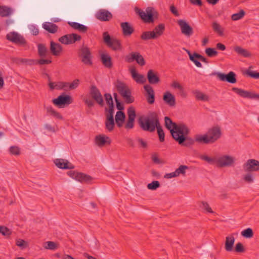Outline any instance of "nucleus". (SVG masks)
<instances>
[{
  "mask_svg": "<svg viewBox=\"0 0 259 259\" xmlns=\"http://www.w3.org/2000/svg\"><path fill=\"white\" fill-rule=\"evenodd\" d=\"M193 94L195 95L196 100L202 101H208L209 98L208 95L203 93L199 90H195L193 91Z\"/></svg>",
  "mask_w": 259,
  "mask_h": 259,
  "instance_id": "obj_35",
  "label": "nucleus"
},
{
  "mask_svg": "<svg viewBox=\"0 0 259 259\" xmlns=\"http://www.w3.org/2000/svg\"><path fill=\"white\" fill-rule=\"evenodd\" d=\"M29 29L31 33L33 35H37L39 33V30L37 27L34 25H31L29 26Z\"/></svg>",
  "mask_w": 259,
  "mask_h": 259,
  "instance_id": "obj_62",
  "label": "nucleus"
},
{
  "mask_svg": "<svg viewBox=\"0 0 259 259\" xmlns=\"http://www.w3.org/2000/svg\"><path fill=\"white\" fill-rule=\"evenodd\" d=\"M177 23L181 28L182 34L187 37H190L193 33V28L184 20L180 19L178 20Z\"/></svg>",
  "mask_w": 259,
  "mask_h": 259,
  "instance_id": "obj_13",
  "label": "nucleus"
},
{
  "mask_svg": "<svg viewBox=\"0 0 259 259\" xmlns=\"http://www.w3.org/2000/svg\"><path fill=\"white\" fill-rule=\"evenodd\" d=\"M101 60L103 65L107 68H111L113 66L111 56L107 53H103L101 55Z\"/></svg>",
  "mask_w": 259,
  "mask_h": 259,
  "instance_id": "obj_29",
  "label": "nucleus"
},
{
  "mask_svg": "<svg viewBox=\"0 0 259 259\" xmlns=\"http://www.w3.org/2000/svg\"><path fill=\"white\" fill-rule=\"evenodd\" d=\"M0 233L4 236H8L11 234V232L7 227L0 226Z\"/></svg>",
  "mask_w": 259,
  "mask_h": 259,
  "instance_id": "obj_58",
  "label": "nucleus"
},
{
  "mask_svg": "<svg viewBox=\"0 0 259 259\" xmlns=\"http://www.w3.org/2000/svg\"><path fill=\"white\" fill-rule=\"evenodd\" d=\"M11 154L19 155L20 154V149L17 146H11L9 149Z\"/></svg>",
  "mask_w": 259,
  "mask_h": 259,
  "instance_id": "obj_59",
  "label": "nucleus"
},
{
  "mask_svg": "<svg viewBox=\"0 0 259 259\" xmlns=\"http://www.w3.org/2000/svg\"><path fill=\"white\" fill-rule=\"evenodd\" d=\"M246 74L252 78L255 79L259 78V72L251 71L248 69L246 70Z\"/></svg>",
  "mask_w": 259,
  "mask_h": 259,
  "instance_id": "obj_56",
  "label": "nucleus"
},
{
  "mask_svg": "<svg viewBox=\"0 0 259 259\" xmlns=\"http://www.w3.org/2000/svg\"><path fill=\"white\" fill-rule=\"evenodd\" d=\"M163 100L164 103L169 107H175L176 104V98L170 92H165L163 95Z\"/></svg>",
  "mask_w": 259,
  "mask_h": 259,
  "instance_id": "obj_21",
  "label": "nucleus"
},
{
  "mask_svg": "<svg viewBox=\"0 0 259 259\" xmlns=\"http://www.w3.org/2000/svg\"><path fill=\"white\" fill-rule=\"evenodd\" d=\"M53 103L58 107L62 108L65 105H69L72 103L71 97L67 95H61L57 98L52 100Z\"/></svg>",
  "mask_w": 259,
  "mask_h": 259,
  "instance_id": "obj_9",
  "label": "nucleus"
},
{
  "mask_svg": "<svg viewBox=\"0 0 259 259\" xmlns=\"http://www.w3.org/2000/svg\"><path fill=\"white\" fill-rule=\"evenodd\" d=\"M125 115L124 113L121 111H118L115 115V122L118 127L122 126L125 121Z\"/></svg>",
  "mask_w": 259,
  "mask_h": 259,
  "instance_id": "obj_30",
  "label": "nucleus"
},
{
  "mask_svg": "<svg viewBox=\"0 0 259 259\" xmlns=\"http://www.w3.org/2000/svg\"><path fill=\"white\" fill-rule=\"evenodd\" d=\"M205 53L209 57L216 56L218 53L214 49L208 48L205 50Z\"/></svg>",
  "mask_w": 259,
  "mask_h": 259,
  "instance_id": "obj_52",
  "label": "nucleus"
},
{
  "mask_svg": "<svg viewBox=\"0 0 259 259\" xmlns=\"http://www.w3.org/2000/svg\"><path fill=\"white\" fill-rule=\"evenodd\" d=\"M104 42L108 47L114 51L120 50L121 49L120 41L115 38H111L108 32H104L103 34Z\"/></svg>",
  "mask_w": 259,
  "mask_h": 259,
  "instance_id": "obj_6",
  "label": "nucleus"
},
{
  "mask_svg": "<svg viewBox=\"0 0 259 259\" xmlns=\"http://www.w3.org/2000/svg\"><path fill=\"white\" fill-rule=\"evenodd\" d=\"M234 242L235 238L232 235L226 237L225 248L227 251L230 252L233 250Z\"/></svg>",
  "mask_w": 259,
  "mask_h": 259,
  "instance_id": "obj_31",
  "label": "nucleus"
},
{
  "mask_svg": "<svg viewBox=\"0 0 259 259\" xmlns=\"http://www.w3.org/2000/svg\"><path fill=\"white\" fill-rule=\"evenodd\" d=\"M16 245L20 247L21 249H24L27 247V243L25 240L18 239L16 240Z\"/></svg>",
  "mask_w": 259,
  "mask_h": 259,
  "instance_id": "obj_54",
  "label": "nucleus"
},
{
  "mask_svg": "<svg viewBox=\"0 0 259 259\" xmlns=\"http://www.w3.org/2000/svg\"><path fill=\"white\" fill-rule=\"evenodd\" d=\"M164 29L165 26L163 24H160L154 28L152 31L155 33L156 38L159 37L163 33Z\"/></svg>",
  "mask_w": 259,
  "mask_h": 259,
  "instance_id": "obj_40",
  "label": "nucleus"
},
{
  "mask_svg": "<svg viewBox=\"0 0 259 259\" xmlns=\"http://www.w3.org/2000/svg\"><path fill=\"white\" fill-rule=\"evenodd\" d=\"M121 96L124 100L125 102L127 104H131L134 102L135 99L132 96L130 90H128L127 92H124Z\"/></svg>",
  "mask_w": 259,
  "mask_h": 259,
  "instance_id": "obj_39",
  "label": "nucleus"
},
{
  "mask_svg": "<svg viewBox=\"0 0 259 259\" xmlns=\"http://www.w3.org/2000/svg\"><path fill=\"white\" fill-rule=\"evenodd\" d=\"M125 60L128 63H132L136 61L141 66L145 65L144 58L139 52L131 53L125 56Z\"/></svg>",
  "mask_w": 259,
  "mask_h": 259,
  "instance_id": "obj_7",
  "label": "nucleus"
},
{
  "mask_svg": "<svg viewBox=\"0 0 259 259\" xmlns=\"http://www.w3.org/2000/svg\"><path fill=\"white\" fill-rule=\"evenodd\" d=\"M234 51L239 55L244 57H248L251 56L250 53L246 49H244L239 46H235L234 48Z\"/></svg>",
  "mask_w": 259,
  "mask_h": 259,
  "instance_id": "obj_36",
  "label": "nucleus"
},
{
  "mask_svg": "<svg viewBox=\"0 0 259 259\" xmlns=\"http://www.w3.org/2000/svg\"><path fill=\"white\" fill-rule=\"evenodd\" d=\"M200 158L202 160L206 161L210 164H215L218 166V157L217 156L210 157L205 155H201L200 156Z\"/></svg>",
  "mask_w": 259,
  "mask_h": 259,
  "instance_id": "obj_38",
  "label": "nucleus"
},
{
  "mask_svg": "<svg viewBox=\"0 0 259 259\" xmlns=\"http://www.w3.org/2000/svg\"><path fill=\"white\" fill-rule=\"evenodd\" d=\"M79 82L80 80L78 79L74 80L69 84V90H71L76 89L78 86Z\"/></svg>",
  "mask_w": 259,
  "mask_h": 259,
  "instance_id": "obj_60",
  "label": "nucleus"
},
{
  "mask_svg": "<svg viewBox=\"0 0 259 259\" xmlns=\"http://www.w3.org/2000/svg\"><path fill=\"white\" fill-rule=\"evenodd\" d=\"M243 166L244 171L246 172L259 171V161L253 159H248Z\"/></svg>",
  "mask_w": 259,
  "mask_h": 259,
  "instance_id": "obj_16",
  "label": "nucleus"
},
{
  "mask_svg": "<svg viewBox=\"0 0 259 259\" xmlns=\"http://www.w3.org/2000/svg\"><path fill=\"white\" fill-rule=\"evenodd\" d=\"M218 77L222 81H227L231 83L236 82V74L233 71L229 72L226 74L223 73H217Z\"/></svg>",
  "mask_w": 259,
  "mask_h": 259,
  "instance_id": "obj_18",
  "label": "nucleus"
},
{
  "mask_svg": "<svg viewBox=\"0 0 259 259\" xmlns=\"http://www.w3.org/2000/svg\"><path fill=\"white\" fill-rule=\"evenodd\" d=\"M184 131H182L179 134H176L175 138H174L180 145L186 147H190L193 145L195 140H193L191 137L188 136L189 134V129L186 126Z\"/></svg>",
  "mask_w": 259,
  "mask_h": 259,
  "instance_id": "obj_2",
  "label": "nucleus"
},
{
  "mask_svg": "<svg viewBox=\"0 0 259 259\" xmlns=\"http://www.w3.org/2000/svg\"><path fill=\"white\" fill-rule=\"evenodd\" d=\"M139 123L141 128L144 131L153 132L156 128L159 141L161 142L164 141V133L160 126L159 118L156 112L151 113L148 117L145 118L144 119L140 118Z\"/></svg>",
  "mask_w": 259,
  "mask_h": 259,
  "instance_id": "obj_1",
  "label": "nucleus"
},
{
  "mask_svg": "<svg viewBox=\"0 0 259 259\" xmlns=\"http://www.w3.org/2000/svg\"><path fill=\"white\" fill-rule=\"evenodd\" d=\"M38 54L40 57H45L48 52L46 46L42 44H39L37 45Z\"/></svg>",
  "mask_w": 259,
  "mask_h": 259,
  "instance_id": "obj_45",
  "label": "nucleus"
},
{
  "mask_svg": "<svg viewBox=\"0 0 259 259\" xmlns=\"http://www.w3.org/2000/svg\"><path fill=\"white\" fill-rule=\"evenodd\" d=\"M50 50L53 56H59L63 51V48L59 44L51 41L50 42Z\"/></svg>",
  "mask_w": 259,
  "mask_h": 259,
  "instance_id": "obj_24",
  "label": "nucleus"
},
{
  "mask_svg": "<svg viewBox=\"0 0 259 259\" xmlns=\"http://www.w3.org/2000/svg\"><path fill=\"white\" fill-rule=\"evenodd\" d=\"M195 141L200 143H204V144H209L211 143L207 135L205 134L204 135H197L195 136Z\"/></svg>",
  "mask_w": 259,
  "mask_h": 259,
  "instance_id": "obj_41",
  "label": "nucleus"
},
{
  "mask_svg": "<svg viewBox=\"0 0 259 259\" xmlns=\"http://www.w3.org/2000/svg\"><path fill=\"white\" fill-rule=\"evenodd\" d=\"M122 34L125 36H130L134 31V28L127 22H122L120 24Z\"/></svg>",
  "mask_w": 259,
  "mask_h": 259,
  "instance_id": "obj_26",
  "label": "nucleus"
},
{
  "mask_svg": "<svg viewBox=\"0 0 259 259\" xmlns=\"http://www.w3.org/2000/svg\"><path fill=\"white\" fill-rule=\"evenodd\" d=\"M171 87L174 89H178L180 91L184 90L183 87L177 81H174L171 84Z\"/></svg>",
  "mask_w": 259,
  "mask_h": 259,
  "instance_id": "obj_64",
  "label": "nucleus"
},
{
  "mask_svg": "<svg viewBox=\"0 0 259 259\" xmlns=\"http://www.w3.org/2000/svg\"><path fill=\"white\" fill-rule=\"evenodd\" d=\"M235 158L230 155H225L218 157V166L224 167L230 166L234 164Z\"/></svg>",
  "mask_w": 259,
  "mask_h": 259,
  "instance_id": "obj_11",
  "label": "nucleus"
},
{
  "mask_svg": "<svg viewBox=\"0 0 259 259\" xmlns=\"http://www.w3.org/2000/svg\"><path fill=\"white\" fill-rule=\"evenodd\" d=\"M245 15V12L241 10L238 13L234 14L231 16V19L233 21H237L242 18Z\"/></svg>",
  "mask_w": 259,
  "mask_h": 259,
  "instance_id": "obj_48",
  "label": "nucleus"
},
{
  "mask_svg": "<svg viewBox=\"0 0 259 259\" xmlns=\"http://www.w3.org/2000/svg\"><path fill=\"white\" fill-rule=\"evenodd\" d=\"M68 24L73 29L78 30L82 33H85L88 30V27L83 24L75 22H69Z\"/></svg>",
  "mask_w": 259,
  "mask_h": 259,
  "instance_id": "obj_33",
  "label": "nucleus"
},
{
  "mask_svg": "<svg viewBox=\"0 0 259 259\" xmlns=\"http://www.w3.org/2000/svg\"><path fill=\"white\" fill-rule=\"evenodd\" d=\"M141 38L143 40H147L151 39H156L155 33L152 31H148L143 32L141 35Z\"/></svg>",
  "mask_w": 259,
  "mask_h": 259,
  "instance_id": "obj_42",
  "label": "nucleus"
},
{
  "mask_svg": "<svg viewBox=\"0 0 259 259\" xmlns=\"http://www.w3.org/2000/svg\"><path fill=\"white\" fill-rule=\"evenodd\" d=\"M235 251L237 252H243L244 251V247L241 242H238L236 244Z\"/></svg>",
  "mask_w": 259,
  "mask_h": 259,
  "instance_id": "obj_63",
  "label": "nucleus"
},
{
  "mask_svg": "<svg viewBox=\"0 0 259 259\" xmlns=\"http://www.w3.org/2000/svg\"><path fill=\"white\" fill-rule=\"evenodd\" d=\"M61 82H50L49 83V87L51 90H62L63 86H62Z\"/></svg>",
  "mask_w": 259,
  "mask_h": 259,
  "instance_id": "obj_46",
  "label": "nucleus"
},
{
  "mask_svg": "<svg viewBox=\"0 0 259 259\" xmlns=\"http://www.w3.org/2000/svg\"><path fill=\"white\" fill-rule=\"evenodd\" d=\"M95 142L99 147H102L106 144H110L111 143L110 138L103 135L97 136L95 138Z\"/></svg>",
  "mask_w": 259,
  "mask_h": 259,
  "instance_id": "obj_27",
  "label": "nucleus"
},
{
  "mask_svg": "<svg viewBox=\"0 0 259 259\" xmlns=\"http://www.w3.org/2000/svg\"><path fill=\"white\" fill-rule=\"evenodd\" d=\"M105 124L106 128L108 131L111 132L113 131L115 125L114 118L111 116L110 117H106Z\"/></svg>",
  "mask_w": 259,
  "mask_h": 259,
  "instance_id": "obj_43",
  "label": "nucleus"
},
{
  "mask_svg": "<svg viewBox=\"0 0 259 259\" xmlns=\"http://www.w3.org/2000/svg\"><path fill=\"white\" fill-rule=\"evenodd\" d=\"M199 206L201 209L206 210L207 212L213 213V211L212 210L211 207L206 202L203 201L200 202Z\"/></svg>",
  "mask_w": 259,
  "mask_h": 259,
  "instance_id": "obj_50",
  "label": "nucleus"
},
{
  "mask_svg": "<svg viewBox=\"0 0 259 259\" xmlns=\"http://www.w3.org/2000/svg\"><path fill=\"white\" fill-rule=\"evenodd\" d=\"M67 175L72 179L81 183H88L92 180L91 176L75 171H69L67 172Z\"/></svg>",
  "mask_w": 259,
  "mask_h": 259,
  "instance_id": "obj_8",
  "label": "nucleus"
},
{
  "mask_svg": "<svg viewBox=\"0 0 259 259\" xmlns=\"http://www.w3.org/2000/svg\"><path fill=\"white\" fill-rule=\"evenodd\" d=\"M54 163L58 167L62 169H73L74 167L73 164L63 159H56Z\"/></svg>",
  "mask_w": 259,
  "mask_h": 259,
  "instance_id": "obj_25",
  "label": "nucleus"
},
{
  "mask_svg": "<svg viewBox=\"0 0 259 259\" xmlns=\"http://www.w3.org/2000/svg\"><path fill=\"white\" fill-rule=\"evenodd\" d=\"M165 127L170 131V134L173 138H175V135L179 134L182 131H184L185 124L180 123L177 124L176 123L172 122L171 119L166 116L164 118Z\"/></svg>",
  "mask_w": 259,
  "mask_h": 259,
  "instance_id": "obj_3",
  "label": "nucleus"
},
{
  "mask_svg": "<svg viewBox=\"0 0 259 259\" xmlns=\"http://www.w3.org/2000/svg\"><path fill=\"white\" fill-rule=\"evenodd\" d=\"M96 18L101 21H108L112 18V14L105 9L99 10L95 15Z\"/></svg>",
  "mask_w": 259,
  "mask_h": 259,
  "instance_id": "obj_19",
  "label": "nucleus"
},
{
  "mask_svg": "<svg viewBox=\"0 0 259 259\" xmlns=\"http://www.w3.org/2000/svg\"><path fill=\"white\" fill-rule=\"evenodd\" d=\"M80 57L81 62L86 65L91 66L93 64L91 52L87 47L82 48L80 50Z\"/></svg>",
  "mask_w": 259,
  "mask_h": 259,
  "instance_id": "obj_14",
  "label": "nucleus"
},
{
  "mask_svg": "<svg viewBox=\"0 0 259 259\" xmlns=\"http://www.w3.org/2000/svg\"><path fill=\"white\" fill-rule=\"evenodd\" d=\"M241 235L245 238H249L253 236V233L252 230L251 228H248L242 231Z\"/></svg>",
  "mask_w": 259,
  "mask_h": 259,
  "instance_id": "obj_49",
  "label": "nucleus"
},
{
  "mask_svg": "<svg viewBox=\"0 0 259 259\" xmlns=\"http://www.w3.org/2000/svg\"><path fill=\"white\" fill-rule=\"evenodd\" d=\"M136 13L138 14L141 19L147 23L154 22L153 16L154 9L152 7H148L146 11H144L138 8H135Z\"/></svg>",
  "mask_w": 259,
  "mask_h": 259,
  "instance_id": "obj_5",
  "label": "nucleus"
},
{
  "mask_svg": "<svg viewBox=\"0 0 259 259\" xmlns=\"http://www.w3.org/2000/svg\"><path fill=\"white\" fill-rule=\"evenodd\" d=\"M147 79L150 84H157L160 80L157 73L151 69L149 70L147 72Z\"/></svg>",
  "mask_w": 259,
  "mask_h": 259,
  "instance_id": "obj_28",
  "label": "nucleus"
},
{
  "mask_svg": "<svg viewBox=\"0 0 259 259\" xmlns=\"http://www.w3.org/2000/svg\"><path fill=\"white\" fill-rule=\"evenodd\" d=\"M232 90L241 97L259 100V94H258L252 92L245 91L237 88H233Z\"/></svg>",
  "mask_w": 259,
  "mask_h": 259,
  "instance_id": "obj_10",
  "label": "nucleus"
},
{
  "mask_svg": "<svg viewBox=\"0 0 259 259\" xmlns=\"http://www.w3.org/2000/svg\"><path fill=\"white\" fill-rule=\"evenodd\" d=\"M81 39V36L75 33L66 34L60 37L59 41L62 44L68 45L74 43L76 41H79Z\"/></svg>",
  "mask_w": 259,
  "mask_h": 259,
  "instance_id": "obj_12",
  "label": "nucleus"
},
{
  "mask_svg": "<svg viewBox=\"0 0 259 259\" xmlns=\"http://www.w3.org/2000/svg\"><path fill=\"white\" fill-rule=\"evenodd\" d=\"M211 143H214L221 136V131L219 127H213L208 131L206 134Z\"/></svg>",
  "mask_w": 259,
  "mask_h": 259,
  "instance_id": "obj_22",
  "label": "nucleus"
},
{
  "mask_svg": "<svg viewBox=\"0 0 259 259\" xmlns=\"http://www.w3.org/2000/svg\"><path fill=\"white\" fill-rule=\"evenodd\" d=\"M188 169V167L186 165H180V167L176 169L175 171L177 177L179 176L180 175H185L186 173V170Z\"/></svg>",
  "mask_w": 259,
  "mask_h": 259,
  "instance_id": "obj_47",
  "label": "nucleus"
},
{
  "mask_svg": "<svg viewBox=\"0 0 259 259\" xmlns=\"http://www.w3.org/2000/svg\"><path fill=\"white\" fill-rule=\"evenodd\" d=\"M42 27L44 29L51 33H56L58 28V26L56 24L48 22H45L42 24Z\"/></svg>",
  "mask_w": 259,
  "mask_h": 259,
  "instance_id": "obj_32",
  "label": "nucleus"
},
{
  "mask_svg": "<svg viewBox=\"0 0 259 259\" xmlns=\"http://www.w3.org/2000/svg\"><path fill=\"white\" fill-rule=\"evenodd\" d=\"M130 73L133 79L138 83H144L146 82V79L143 75L138 73L135 67L131 68Z\"/></svg>",
  "mask_w": 259,
  "mask_h": 259,
  "instance_id": "obj_23",
  "label": "nucleus"
},
{
  "mask_svg": "<svg viewBox=\"0 0 259 259\" xmlns=\"http://www.w3.org/2000/svg\"><path fill=\"white\" fill-rule=\"evenodd\" d=\"M6 38L10 41L20 47H25L27 46V41L25 37L20 34L12 31L8 33Z\"/></svg>",
  "mask_w": 259,
  "mask_h": 259,
  "instance_id": "obj_4",
  "label": "nucleus"
},
{
  "mask_svg": "<svg viewBox=\"0 0 259 259\" xmlns=\"http://www.w3.org/2000/svg\"><path fill=\"white\" fill-rule=\"evenodd\" d=\"M144 88L146 91V98L149 104H153L155 102V93L152 87L150 85H145Z\"/></svg>",
  "mask_w": 259,
  "mask_h": 259,
  "instance_id": "obj_20",
  "label": "nucleus"
},
{
  "mask_svg": "<svg viewBox=\"0 0 259 259\" xmlns=\"http://www.w3.org/2000/svg\"><path fill=\"white\" fill-rule=\"evenodd\" d=\"M47 246L45 248L48 249L55 250L57 248L58 246L57 243L53 241H48L46 242Z\"/></svg>",
  "mask_w": 259,
  "mask_h": 259,
  "instance_id": "obj_55",
  "label": "nucleus"
},
{
  "mask_svg": "<svg viewBox=\"0 0 259 259\" xmlns=\"http://www.w3.org/2000/svg\"><path fill=\"white\" fill-rule=\"evenodd\" d=\"M160 187V183L157 181H154L147 185V188L149 190H155Z\"/></svg>",
  "mask_w": 259,
  "mask_h": 259,
  "instance_id": "obj_51",
  "label": "nucleus"
},
{
  "mask_svg": "<svg viewBox=\"0 0 259 259\" xmlns=\"http://www.w3.org/2000/svg\"><path fill=\"white\" fill-rule=\"evenodd\" d=\"M243 180L247 183H251L253 182V178L252 175L248 172L243 176Z\"/></svg>",
  "mask_w": 259,
  "mask_h": 259,
  "instance_id": "obj_53",
  "label": "nucleus"
},
{
  "mask_svg": "<svg viewBox=\"0 0 259 259\" xmlns=\"http://www.w3.org/2000/svg\"><path fill=\"white\" fill-rule=\"evenodd\" d=\"M90 94L92 98L100 106L103 105V99L99 90L95 86L92 85Z\"/></svg>",
  "mask_w": 259,
  "mask_h": 259,
  "instance_id": "obj_17",
  "label": "nucleus"
},
{
  "mask_svg": "<svg viewBox=\"0 0 259 259\" xmlns=\"http://www.w3.org/2000/svg\"><path fill=\"white\" fill-rule=\"evenodd\" d=\"M104 96L106 103L108 105H111V104H113V99L111 94L106 93L104 95Z\"/></svg>",
  "mask_w": 259,
  "mask_h": 259,
  "instance_id": "obj_61",
  "label": "nucleus"
},
{
  "mask_svg": "<svg viewBox=\"0 0 259 259\" xmlns=\"http://www.w3.org/2000/svg\"><path fill=\"white\" fill-rule=\"evenodd\" d=\"M128 119L125 124L127 130L132 129L134 127L135 119L136 116V111L134 107L131 106L127 109Z\"/></svg>",
  "mask_w": 259,
  "mask_h": 259,
  "instance_id": "obj_15",
  "label": "nucleus"
},
{
  "mask_svg": "<svg viewBox=\"0 0 259 259\" xmlns=\"http://www.w3.org/2000/svg\"><path fill=\"white\" fill-rule=\"evenodd\" d=\"M13 10L6 6H0V16L2 17H9L13 13Z\"/></svg>",
  "mask_w": 259,
  "mask_h": 259,
  "instance_id": "obj_34",
  "label": "nucleus"
},
{
  "mask_svg": "<svg viewBox=\"0 0 259 259\" xmlns=\"http://www.w3.org/2000/svg\"><path fill=\"white\" fill-rule=\"evenodd\" d=\"M212 27L213 31L218 33L220 36H222L224 34V29L216 21H214L212 23Z\"/></svg>",
  "mask_w": 259,
  "mask_h": 259,
  "instance_id": "obj_44",
  "label": "nucleus"
},
{
  "mask_svg": "<svg viewBox=\"0 0 259 259\" xmlns=\"http://www.w3.org/2000/svg\"><path fill=\"white\" fill-rule=\"evenodd\" d=\"M197 54L196 53H194L193 54V56H190V60L194 62L196 66L198 67H202L201 63L198 61L197 58L195 56V55Z\"/></svg>",
  "mask_w": 259,
  "mask_h": 259,
  "instance_id": "obj_57",
  "label": "nucleus"
},
{
  "mask_svg": "<svg viewBox=\"0 0 259 259\" xmlns=\"http://www.w3.org/2000/svg\"><path fill=\"white\" fill-rule=\"evenodd\" d=\"M116 88L120 95H122V93L124 92H127L130 90L128 87L124 83L119 80H117L116 84Z\"/></svg>",
  "mask_w": 259,
  "mask_h": 259,
  "instance_id": "obj_37",
  "label": "nucleus"
}]
</instances>
